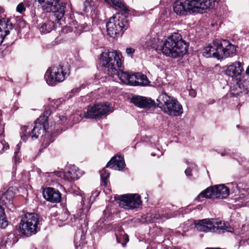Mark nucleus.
<instances>
[{
  "mask_svg": "<svg viewBox=\"0 0 249 249\" xmlns=\"http://www.w3.org/2000/svg\"><path fill=\"white\" fill-rule=\"evenodd\" d=\"M153 45V43H148L147 46H152Z\"/></svg>",
  "mask_w": 249,
  "mask_h": 249,
  "instance_id": "nucleus-50",
  "label": "nucleus"
},
{
  "mask_svg": "<svg viewBox=\"0 0 249 249\" xmlns=\"http://www.w3.org/2000/svg\"><path fill=\"white\" fill-rule=\"evenodd\" d=\"M4 12V9L2 7H0V17H1V14H3Z\"/></svg>",
  "mask_w": 249,
  "mask_h": 249,
  "instance_id": "nucleus-45",
  "label": "nucleus"
},
{
  "mask_svg": "<svg viewBox=\"0 0 249 249\" xmlns=\"http://www.w3.org/2000/svg\"><path fill=\"white\" fill-rule=\"evenodd\" d=\"M25 10V8L24 7V4L23 3H20L18 5L17 7V11L21 13L22 12L24 11Z\"/></svg>",
  "mask_w": 249,
  "mask_h": 249,
  "instance_id": "nucleus-38",
  "label": "nucleus"
},
{
  "mask_svg": "<svg viewBox=\"0 0 249 249\" xmlns=\"http://www.w3.org/2000/svg\"><path fill=\"white\" fill-rule=\"evenodd\" d=\"M48 125L38 121V120L35 122V125L31 133H29V136L33 140L36 139L39 136H43L45 134Z\"/></svg>",
  "mask_w": 249,
  "mask_h": 249,
  "instance_id": "nucleus-14",
  "label": "nucleus"
},
{
  "mask_svg": "<svg viewBox=\"0 0 249 249\" xmlns=\"http://www.w3.org/2000/svg\"><path fill=\"white\" fill-rule=\"evenodd\" d=\"M217 53L219 59L232 56L235 53V46L227 40H220V49Z\"/></svg>",
  "mask_w": 249,
  "mask_h": 249,
  "instance_id": "nucleus-11",
  "label": "nucleus"
},
{
  "mask_svg": "<svg viewBox=\"0 0 249 249\" xmlns=\"http://www.w3.org/2000/svg\"><path fill=\"white\" fill-rule=\"evenodd\" d=\"M8 225V222L5 216V214L0 215V228L4 229Z\"/></svg>",
  "mask_w": 249,
  "mask_h": 249,
  "instance_id": "nucleus-33",
  "label": "nucleus"
},
{
  "mask_svg": "<svg viewBox=\"0 0 249 249\" xmlns=\"http://www.w3.org/2000/svg\"><path fill=\"white\" fill-rule=\"evenodd\" d=\"M14 237V234H10L8 235V239H10L11 238H13Z\"/></svg>",
  "mask_w": 249,
  "mask_h": 249,
  "instance_id": "nucleus-46",
  "label": "nucleus"
},
{
  "mask_svg": "<svg viewBox=\"0 0 249 249\" xmlns=\"http://www.w3.org/2000/svg\"><path fill=\"white\" fill-rule=\"evenodd\" d=\"M152 155L153 156H155V154H152Z\"/></svg>",
  "mask_w": 249,
  "mask_h": 249,
  "instance_id": "nucleus-52",
  "label": "nucleus"
},
{
  "mask_svg": "<svg viewBox=\"0 0 249 249\" xmlns=\"http://www.w3.org/2000/svg\"><path fill=\"white\" fill-rule=\"evenodd\" d=\"M174 98L168 95L166 92H162L157 99L158 106L163 111L166 108L165 106L173 100Z\"/></svg>",
  "mask_w": 249,
  "mask_h": 249,
  "instance_id": "nucleus-21",
  "label": "nucleus"
},
{
  "mask_svg": "<svg viewBox=\"0 0 249 249\" xmlns=\"http://www.w3.org/2000/svg\"><path fill=\"white\" fill-rule=\"evenodd\" d=\"M43 196L47 200L53 203L59 202L61 199L60 193L53 188H46L43 192Z\"/></svg>",
  "mask_w": 249,
  "mask_h": 249,
  "instance_id": "nucleus-16",
  "label": "nucleus"
},
{
  "mask_svg": "<svg viewBox=\"0 0 249 249\" xmlns=\"http://www.w3.org/2000/svg\"><path fill=\"white\" fill-rule=\"evenodd\" d=\"M54 27V22L51 20H48L41 24L39 30L41 33L45 34L51 32Z\"/></svg>",
  "mask_w": 249,
  "mask_h": 249,
  "instance_id": "nucleus-26",
  "label": "nucleus"
},
{
  "mask_svg": "<svg viewBox=\"0 0 249 249\" xmlns=\"http://www.w3.org/2000/svg\"><path fill=\"white\" fill-rule=\"evenodd\" d=\"M196 228L198 231L205 232H223L228 231V227L220 220L213 218H206L199 220L195 222Z\"/></svg>",
  "mask_w": 249,
  "mask_h": 249,
  "instance_id": "nucleus-6",
  "label": "nucleus"
},
{
  "mask_svg": "<svg viewBox=\"0 0 249 249\" xmlns=\"http://www.w3.org/2000/svg\"><path fill=\"white\" fill-rule=\"evenodd\" d=\"M15 242H16V241L14 240V241H13V243H15Z\"/></svg>",
  "mask_w": 249,
  "mask_h": 249,
  "instance_id": "nucleus-53",
  "label": "nucleus"
},
{
  "mask_svg": "<svg viewBox=\"0 0 249 249\" xmlns=\"http://www.w3.org/2000/svg\"><path fill=\"white\" fill-rule=\"evenodd\" d=\"M215 0H177L173 10L178 15L184 16L192 12H202L213 6Z\"/></svg>",
  "mask_w": 249,
  "mask_h": 249,
  "instance_id": "nucleus-3",
  "label": "nucleus"
},
{
  "mask_svg": "<svg viewBox=\"0 0 249 249\" xmlns=\"http://www.w3.org/2000/svg\"><path fill=\"white\" fill-rule=\"evenodd\" d=\"M14 196V188L11 187L4 193L0 192V202L2 205L10 204Z\"/></svg>",
  "mask_w": 249,
  "mask_h": 249,
  "instance_id": "nucleus-19",
  "label": "nucleus"
},
{
  "mask_svg": "<svg viewBox=\"0 0 249 249\" xmlns=\"http://www.w3.org/2000/svg\"><path fill=\"white\" fill-rule=\"evenodd\" d=\"M82 176V173L79 168L75 165H71L70 167L69 170L68 171L66 177L69 179L75 180L78 179Z\"/></svg>",
  "mask_w": 249,
  "mask_h": 249,
  "instance_id": "nucleus-24",
  "label": "nucleus"
},
{
  "mask_svg": "<svg viewBox=\"0 0 249 249\" xmlns=\"http://www.w3.org/2000/svg\"><path fill=\"white\" fill-rule=\"evenodd\" d=\"M236 85H234L237 92L235 94H238L240 93H247L249 91V81L245 80L242 82L238 80L235 82Z\"/></svg>",
  "mask_w": 249,
  "mask_h": 249,
  "instance_id": "nucleus-23",
  "label": "nucleus"
},
{
  "mask_svg": "<svg viewBox=\"0 0 249 249\" xmlns=\"http://www.w3.org/2000/svg\"><path fill=\"white\" fill-rule=\"evenodd\" d=\"M21 147V143H18L16 147L15 152H14V163L17 164L18 163H19L21 161V154L20 152V149Z\"/></svg>",
  "mask_w": 249,
  "mask_h": 249,
  "instance_id": "nucleus-30",
  "label": "nucleus"
},
{
  "mask_svg": "<svg viewBox=\"0 0 249 249\" xmlns=\"http://www.w3.org/2000/svg\"><path fill=\"white\" fill-rule=\"evenodd\" d=\"M69 71L60 65L49 69L45 74L47 83L51 86H54L57 83L63 81L69 76Z\"/></svg>",
  "mask_w": 249,
  "mask_h": 249,
  "instance_id": "nucleus-7",
  "label": "nucleus"
},
{
  "mask_svg": "<svg viewBox=\"0 0 249 249\" xmlns=\"http://www.w3.org/2000/svg\"><path fill=\"white\" fill-rule=\"evenodd\" d=\"M61 103V100L60 99H57V100H56V101L54 103V104L56 105V107H58Z\"/></svg>",
  "mask_w": 249,
  "mask_h": 249,
  "instance_id": "nucleus-43",
  "label": "nucleus"
},
{
  "mask_svg": "<svg viewBox=\"0 0 249 249\" xmlns=\"http://www.w3.org/2000/svg\"><path fill=\"white\" fill-rule=\"evenodd\" d=\"M165 108L163 112L170 116H178L183 113L182 105L174 98Z\"/></svg>",
  "mask_w": 249,
  "mask_h": 249,
  "instance_id": "nucleus-13",
  "label": "nucleus"
},
{
  "mask_svg": "<svg viewBox=\"0 0 249 249\" xmlns=\"http://www.w3.org/2000/svg\"><path fill=\"white\" fill-rule=\"evenodd\" d=\"M51 114V111L50 110H46L44 114L42 116H40L38 119V121L40 122H43L48 125V117Z\"/></svg>",
  "mask_w": 249,
  "mask_h": 249,
  "instance_id": "nucleus-32",
  "label": "nucleus"
},
{
  "mask_svg": "<svg viewBox=\"0 0 249 249\" xmlns=\"http://www.w3.org/2000/svg\"><path fill=\"white\" fill-rule=\"evenodd\" d=\"M100 176H101V178L102 181V183H103V185L104 186H106L107 184V178L109 177V173L105 169H103L100 172Z\"/></svg>",
  "mask_w": 249,
  "mask_h": 249,
  "instance_id": "nucleus-31",
  "label": "nucleus"
},
{
  "mask_svg": "<svg viewBox=\"0 0 249 249\" xmlns=\"http://www.w3.org/2000/svg\"><path fill=\"white\" fill-rule=\"evenodd\" d=\"M110 4L115 9H119L124 11H127V9L126 6L124 5L122 0H113Z\"/></svg>",
  "mask_w": 249,
  "mask_h": 249,
  "instance_id": "nucleus-29",
  "label": "nucleus"
},
{
  "mask_svg": "<svg viewBox=\"0 0 249 249\" xmlns=\"http://www.w3.org/2000/svg\"><path fill=\"white\" fill-rule=\"evenodd\" d=\"M66 118L64 116H61L60 117V123H62V122L64 121L65 120H66Z\"/></svg>",
  "mask_w": 249,
  "mask_h": 249,
  "instance_id": "nucleus-44",
  "label": "nucleus"
},
{
  "mask_svg": "<svg viewBox=\"0 0 249 249\" xmlns=\"http://www.w3.org/2000/svg\"><path fill=\"white\" fill-rule=\"evenodd\" d=\"M220 153L222 156H224L226 155H228L229 154V152L227 150H224L223 151H222Z\"/></svg>",
  "mask_w": 249,
  "mask_h": 249,
  "instance_id": "nucleus-42",
  "label": "nucleus"
},
{
  "mask_svg": "<svg viewBox=\"0 0 249 249\" xmlns=\"http://www.w3.org/2000/svg\"><path fill=\"white\" fill-rule=\"evenodd\" d=\"M111 111L109 104H97L92 107H88L87 111L84 113V116L86 118L99 119Z\"/></svg>",
  "mask_w": 249,
  "mask_h": 249,
  "instance_id": "nucleus-8",
  "label": "nucleus"
},
{
  "mask_svg": "<svg viewBox=\"0 0 249 249\" xmlns=\"http://www.w3.org/2000/svg\"><path fill=\"white\" fill-rule=\"evenodd\" d=\"M4 214V209L1 205H0V215Z\"/></svg>",
  "mask_w": 249,
  "mask_h": 249,
  "instance_id": "nucleus-41",
  "label": "nucleus"
},
{
  "mask_svg": "<svg viewBox=\"0 0 249 249\" xmlns=\"http://www.w3.org/2000/svg\"><path fill=\"white\" fill-rule=\"evenodd\" d=\"M130 102L140 108H149L154 103L151 99L138 95L132 96Z\"/></svg>",
  "mask_w": 249,
  "mask_h": 249,
  "instance_id": "nucleus-15",
  "label": "nucleus"
},
{
  "mask_svg": "<svg viewBox=\"0 0 249 249\" xmlns=\"http://www.w3.org/2000/svg\"><path fill=\"white\" fill-rule=\"evenodd\" d=\"M39 216L35 213H26L22 217L19 223V230L21 233L29 236L36 234L39 230Z\"/></svg>",
  "mask_w": 249,
  "mask_h": 249,
  "instance_id": "nucleus-4",
  "label": "nucleus"
},
{
  "mask_svg": "<svg viewBox=\"0 0 249 249\" xmlns=\"http://www.w3.org/2000/svg\"><path fill=\"white\" fill-rule=\"evenodd\" d=\"M214 188L215 198L223 199L229 195V188L223 184L214 186Z\"/></svg>",
  "mask_w": 249,
  "mask_h": 249,
  "instance_id": "nucleus-18",
  "label": "nucleus"
},
{
  "mask_svg": "<svg viewBox=\"0 0 249 249\" xmlns=\"http://www.w3.org/2000/svg\"><path fill=\"white\" fill-rule=\"evenodd\" d=\"M200 198H215L214 186L209 187L201 192L196 199H199Z\"/></svg>",
  "mask_w": 249,
  "mask_h": 249,
  "instance_id": "nucleus-27",
  "label": "nucleus"
},
{
  "mask_svg": "<svg viewBox=\"0 0 249 249\" xmlns=\"http://www.w3.org/2000/svg\"><path fill=\"white\" fill-rule=\"evenodd\" d=\"M213 49H211V52L212 54V57L216 58L219 59V56L217 55V53L220 49V40H215L213 41L211 44Z\"/></svg>",
  "mask_w": 249,
  "mask_h": 249,
  "instance_id": "nucleus-28",
  "label": "nucleus"
},
{
  "mask_svg": "<svg viewBox=\"0 0 249 249\" xmlns=\"http://www.w3.org/2000/svg\"><path fill=\"white\" fill-rule=\"evenodd\" d=\"M115 236L118 243H121L124 247L128 241V236L125 234L124 230L120 227H118L115 230Z\"/></svg>",
  "mask_w": 249,
  "mask_h": 249,
  "instance_id": "nucleus-22",
  "label": "nucleus"
},
{
  "mask_svg": "<svg viewBox=\"0 0 249 249\" xmlns=\"http://www.w3.org/2000/svg\"><path fill=\"white\" fill-rule=\"evenodd\" d=\"M42 7L47 12L53 13L57 20H60L65 15L66 4L59 0H47Z\"/></svg>",
  "mask_w": 249,
  "mask_h": 249,
  "instance_id": "nucleus-9",
  "label": "nucleus"
},
{
  "mask_svg": "<svg viewBox=\"0 0 249 249\" xmlns=\"http://www.w3.org/2000/svg\"><path fill=\"white\" fill-rule=\"evenodd\" d=\"M128 26L127 18L118 14L111 17L107 23V29L108 35L115 37L117 35L122 34Z\"/></svg>",
  "mask_w": 249,
  "mask_h": 249,
  "instance_id": "nucleus-5",
  "label": "nucleus"
},
{
  "mask_svg": "<svg viewBox=\"0 0 249 249\" xmlns=\"http://www.w3.org/2000/svg\"><path fill=\"white\" fill-rule=\"evenodd\" d=\"M9 148V145L5 142H2L0 141V153H2L5 149H8Z\"/></svg>",
  "mask_w": 249,
  "mask_h": 249,
  "instance_id": "nucleus-37",
  "label": "nucleus"
},
{
  "mask_svg": "<svg viewBox=\"0 0 249 249\" xmlns=\"http://www.w3.org/2000/svg\"><path fill=\"white\" fill-rule=\"evenodd\" d=\"M154 217L156 219H166L171 217V216L168 215L166 213H164L163 211H161L159 212L158 214H156Z\"/></svg>",
  "mask_w": 249,
  "mask_h": 249,
  "instance_id": "nucleus-35",
  "label": "nucleus"
},
{
  "mask_svg": "<svg viewBox=\"0 0 249 249\" xmlns=\"http://www.w3.org/2000/svg\"><path fill=\"white\" fill-rule=\"evenodd\" d=\"M122 56L117 51L104 52L101 54L100 61L107 73L114 77L117 75L121 82L126 85H132L136 78L134 74L124 71L121 68Z\"/></svg>",
  "mask_w": 249,
  "mask_h": 249,
  "instance_id": "nucleus-1",
  "label": "nucleus"
},
{
  "mask_svg": "<svg viewBox=\"0 0 249 249\" xmlns=\"http://www.w3.org/2000/svg\"><path fill=\"white\" fill-rule=\"evenodd\" d=\"M107 167L115 170H122L124 167V160L121 156L114 157L107 163Z\"/></svg>",
  "mask_w": 249,
  "mask_h": 249,
  "instance_id": "nucleus-17",
  "label": "nucleus"
},
{
  "mask_svg": "<svg viewBox=\"0 0 249 249\" xmlns=\"http://www.w3.org/2000/svg\"><path fill=\"white\" fill-rule=\"evenodd\" d=\"M187 47V43L181 35L174 33L159 46V49L164 55L175 59L182 57L186 53Z\"/></svg>",
  "mask_w": 249,
  "mask_h": 249,
  "instance_id": "nucleus-2",
  "label": "nucleus"
},
{
  "mask_svg": "<svg viewBox=\"0 0 249 249\" xmlns=\"http://www.w3.org/2000/svg\"><path fill=\"white\" fill-rule=\"evenodd\" d=\"M107 3H108L109 4H110L111 2H112L113 0H104Z\"/></svg>",
  "mask_w": 249,
  "mask_h": 249,
  "instance_id": "nucleus-49",
  "label": "nucleus"
},
{
  "mask_svg": "<svg viewBox=\"0 0 249 249\" xmlns=\"http://www.w3.org/2000/svg\"><path fill=\"white\" fill-rule=\"evenodd\" d=\"M119 206L125 209H134L142 205L141 196L137 194H128L119 197Z\"/></svg>",
  "mask_w": 249,
  "mask_h": 249,
  "instance_id": "nucleus-10",
  "label": "nucleus"
},
{
  "mask_svg": "<svg viewBox=\"0 0 249 249\" xmlns=\"http://www.w3.org/2000/svg\"><path fill=\"white\" fill-rule=\"evenodd\" d=\"M196 167V165L193 163H191L189 165V167H188L185 171V174L187 176H191V171L193 168Z\"/></svg>",
  "mask_w": 249,
  "mask_h": 249,
  "instance_id": "nucleus-36",
  "label": "nucleus"
},
{
  "mask_svg": "<svg viewBox=\"0 0 249 249\" xmlns=\"http://www.w3.org/2000/svg\"><path fill=\"white\" fill-rule=\"evenodd\" d=\"M211 49H213V47L211 46V44L205 47L203 52V55L207 58L212 57V54L211 52Z\"/></svg>",
  "mask_w": 249,
  "mask_h": 249,
  "instance_id": "nucleus-34",
  "label": "nucleus"
},
{
  "mask_svg": "<svg viewBox=\"0 0 249 249\" xmlns=\"http://www.w3.org/2000/svg\"><path fill=\"white\" fill-rule=\"evenodd\" d=\"M12 29L13 25L10 22L0 20V44L3 42L4 38L9 34L10 30Z\"/></svg>",
  "mask_w": 249,
  "mask_h": 249,
  "instance_id": "nucleus-20",
  "label": "nucleus"
},
{
  "mask_svg": "<svg viewBox=\"0 0 249 249\" xmlns=\"http://www.w3.org/2000/svg\"><path fill=\"white\" fill-rule=\"evenodd\" d=\"M243 70L241 63L235 62L227 67L225 73L231 77L235 82L240 78Z\"/></svg>",
  "mask_w": 249,
  "mask_h": 249,
  "instance_id": "nucleus-12",
  "label": "nucleus"
},
{
  "mask_svg": "<svg viewBox=\"0 0 249 249\" xmlns=\"http://www.w3.org/2000/svg\"><path fill=\"white\" fill-rule=\"evenodd\" d=\"M134 75L136 78L134 79L135 81L132 83L133 86H147L148 85L149 80L146 75L141 73H137Z\"/></svg>",
  "mask_w": 249,
  "mask_h": 249,
  "instance_id": "nucleus-25",
  "label": "nucleus"
},
{
  "mask_svg": "<svg viewBox=\"0 0 249 249\" xmlns=\"http://www.w3.org/2000/svg\"><path fill=\"white\" fill-rule=\"evenodd\" d=\"M228 185H229V186H230V185H233V187H237V185H236V183H233V182L230 183H228Z\"/></svg>",
  "mask_w": 249,
  "mask_h": 249,
  "instance_id": "nucleus-47",
  "label": "nucleus"
},
{
  "mask_svg": "<svg viewBox=\"0 0 249 249\" xmlns=\"http://www.w3.org/2000/svg\"><path fill=\"white\" fill-rule=\"evenodd\" d=\"M134 52V49L132 48H127L126 49V53L127 54V55H130L131 56H132Z\"/></svg>",
  "mask_w": 249,
  "mask_h": 249,
  "instance_id": "nucleus-39",
  "label": "nucleus"
},
{
  "mask_svg": "<svg viewBox=\"0 0 249 249\" xmlns=\"http://www.w3.org/2000/svg\"><path fill=\"white\" fill-rule=\"evenodd\" d=\"M49 174H50V175H53V173H48Z\"/></svg>",
  "mask_w": 249,
  "mask_h": 249,
  "instance_id": "nucleus-51",
  "label": "nucleus"
},
{
  "mask_svg": "<svg viewBox=\"0 0 249 249\" xmlns=\"http://www.w3.org/2000/svg\"><path fill=\"white\" fill-rule=\"evenodd\" d=\"M189 95L193 97H195L196 96V92L194 89H191L189 90Z\"/></svg>",
  "mask_w": 249,
  "mask_h": 249,
  "instance_id": "nucleus-40",
  "label": "nucleus"
},
{
  "mask_svg": "<svg viewBox=\"0 0 249 249\" xmlns=\"http://www.w3.org/2000/svg\"><path fill=\"white\" fill-rule=\"evenodd\" d=\"M102 222L101 221H98L97 223H96V226L98 227V226H100L102 224Z\"/></svg>",
  "mask_w": 249,
  "mask_h": 249,
  "instance_id": "nucleus-48",
  "label": "nucleus"
}]
</instances>
